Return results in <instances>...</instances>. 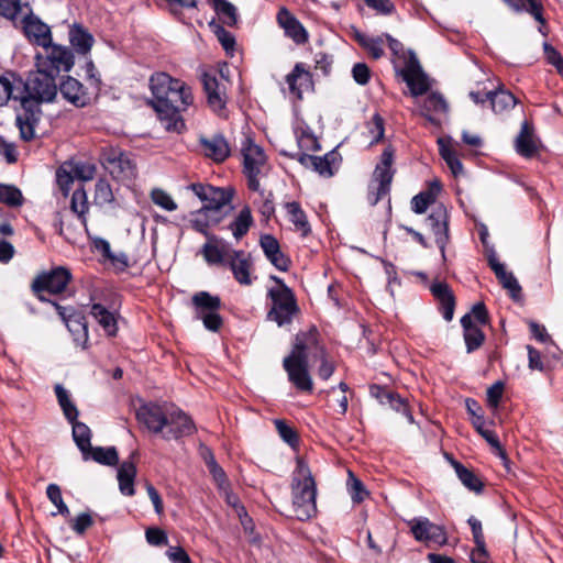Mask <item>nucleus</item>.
I'll list each match as a JSON object with an SVG mask.
<instances>
[{"label":"nucleus","instance_id":"obj_4","mask_svg":"<svg viewBox=\"0 0 563 563\" xmlns=\"http://www.w3.org/2000/svg\"><path fill=\"white\" fill-rule=\"evenodd\" d=\"M317 344L316 332H300L295 338V344L289 355L283 361V367L288 380L303 393H312L313 383L309 374L307 351Z\"/></svg>","mask_w":563,"mask_h":563},{"label":"nucleus","instance_id":"obj_53","mask_svg":"<svg viewBox=\"0 0 563 563\" xmlns=\"http://www.w3.org/2000/svg\"><path fill=\"white\" fill-rule=\"evenodd\" d=\"M0 202L9 207H20L23 203L22 191L14 185L0 184Z\"/></svg>","mask_w":563,"mask_h":563},{"label":"nucleus","instance_id":"obj_20","mask_svg":"<svg viewBox=\"0 0 563 563\" xmlns=\"http://www.w3.org/2000/svg\"><path fill=\"white\" fill-rule=\"evenodd\" d=\"M21 27L30 43L42 47L51 44V27L38 16L34 15L31 9H29V13H25L22 18Z\"/></svg>","mask_w":563,"mask_h":563},{"label":"nucleus","instance_id":"obj_15","mask_svg":"<svg viewBox=\"0 0 563 563\" xmlns=\"http://www.w3.org/2000/svg\"><path fill=\"white\" fill-rule=\"evenodd\" d=\"M169 406L170 405L167 402H145L136 410V419L150 432L154 434L161 433L163 435L167 423Z\"/></svg>","mask_w":563,"mask_h":563},{"label":"nucleus","instance_id":"obj_22","mask_svg":"<svg viewBox=\"0 0 563 563\" xmlns=\"http://www.w3.org/2000/svg\"><path fill=\"white\" fill-rule=\"evenodd\" d=\"M58 316L65 322L77 345L86 349L88 343V323L86 317L79 312L67 313V309L58 303H54Z\"/></svg>","mask_w":563,"mask_h":563},{"label":"nucleus","instance_id":"obj_57","mask_svg":"<svg viewBox=\"0 0 563 563\" xmlns=\"http://www.w3.org/2000/svg\"><path fill=\"white\" fill-rule=\"evenodd\" d=\"M467 523L472 530L475 549H478L481 554H487L482 522L474 516H471L467 520Z\"/></svg>","mask_w":563,"mask_h":563},{"label":"nucleus","instance_id":"obj_35","mask_svg":"<svg viewBox=\"0 0 563 563\" xmlns=\"http://www.w3.org/2000/svg\"><path fill=\"white\" fill-rule=\"evenodd\" d=\"M91 317L103 329L108 336H115L118 334V313L108 310L101 303H92L90 307Z\"/></svg>","mask_w":563,"mask_h":563},{"label":"nucleus","instance_id":"obj_1","mask_svg":"<svg viewBox=\"0 0 563 563\" xmlns=\"http://www.w3.org/2000/svg\"><path fill=\"white\" fill-rule=\"evenodd\" d=\"M150 88L153 98L150 104L166 131L180 133L185 130V122L180 115L194 102L189 86L166 73H156L150 78Z\"/></svg>","mask_w":563,"mask_h":563},{"label":"nucleus","instance_id":"obj_55","mask_svg":"<svg viewBox=\"0 0 563 563\" xmlns=\"http://www.w3.org/2000/svg\"><path fill=\"white\" fill-rule=\"evenodd\" d=\"M366 129L371 135V145L378 143L384 139L385 121L379 113H375L366 123Z\"/></svg>","mask_w":563,"mask_h":563},{"label":"nucleus","instance_id":"obj_38","mask_svg":"<svg viewBox=\"0 0 563 563\" xmlns=\"http://www.w3.org/2000/svg\"><path fill=\"white\" fill-rule=\"evenodd\" d=\"M514 12L528 13L541 25L545 24L542 0H503Z\"/></svg>","mask_w":563,"mask_h":563},{"label":"nucleus","instance_id":"obj_8","mask_svg":"<svg viewBox=\"0 0 563 563\" xmlns=\"http://www.w3.org/2000/svg\"><path fill=\"white\" fill-rule=\"evenodd\" d=\"M241 154L247 188L252 191H262L260 177L264 174L263 170L267 163L264 150L255 144L251 137H245L241 144Z\"/></svg>","mask_w":563,"mask_h":563},{"label":"nucleus","instance_id":"obj_12","mask_svg":"<svg viewBox=\"0 0 563 563\" xmlns=\"http://www.w3.org/2000/svg\"><path fill=\"white\" fill-rule=\"evenodd\" d=\"M70 280V272L63 266H58L49 272L40 274L32 283V290L37 295L38 300L42 302H49L54 305L56 303L55 301L46 298L41 292L47 291L53 295L62 294Z\"/></svg>","mask_w":563,"mask_h":563},{"label":"nucleus","instance_id":"obj_58","mask_svg":"<svg viewBox=\"0 0 563 563\" xmlns=\"http://www.w3.org/2000/svg\"><path fill=\"white\" fill-rule=\"evenodd\" d=\"M22 10V0H0V15L8 20H16Z\"/></svg>","mask_w":563,"mask_h":563},{"label":"nucleus","instance_id":"obj_19","mask_svg":"<svg viewBox=\"0 0 563 563\" xmlns=\"http://www.w3.org/2000/svg\"><path fill=\"white\" fill-rule=\"evenodd\" d=\"M198 144L201 154L216 164L225 162L231 156V146L222 133L210 136L200 135Z\"/></svg>","mask_w":563,"mask_h":563},{"label":"nucleus","instance_id":"obj_56","mask_svg":"<svg viewBox=\"0 0 563 563\" xmlns=\"http://www.w3.org/2000/svg\"><path fill=\"white\" fill-rule=\"evenodd\" d=\"M46 495L49 501L58 509V514L64 517L70 515L69 508L63 500L62 489L57 484H49L46 488Z\"/></svg>","mask_w":563,"mask_h":563},{"label":"nucleus","instance_id":"obj_47","mask_svg":"<svg viewBox=\"0 0 563 563\" xmlns=\"http://www.w3.org/2000/svg\"><path fill=\"white\" fill-rule=\"evenodd\" d=\"M220 222V217L213 212H207L202 208L196 213V217L191 220V227L197 232L201 233L208 240L209 236L216 234L210 233L209 228Z\"/></svg>","mask_w":563,"mask_h":563},{"label":"nucleus","instance_id":"obj_41","mask_svg":"<svg viewBox=\"0 0 563 563\" xmlns=\"http://www.w3.org/2000/svg\"><path fill=\"white\" fill-rule=\"evenodd\" d=\"M285 209L287 211L288 219L295 225L296 231L300 232L301 236L309 235L311 227L300 203L297 201L287 202L285 203Z\"/></svg>","mask_w":563,"mask_h":563},{"label":"nucleus","instance_id":"obj_13","mask_svg":"<svg viewBox=\"0 0 563 563\" xmlns=\"http://www.w3.org/2000/svg\"><path fill=\"white\" fill-rule=\"evenodd\" d=\"M203 203L202 210L217 213L232 201L234 189L232 187H214L208 184H190L188 186Z\"/></svg>","mask_w":563,"mask_h":563},{"label":"nucleus","instance_id":"obj_36","mask_svg":"<svg viewBox=\"0 0 563 563\" xmlns=\"http://www.w3.org/2000/svg\"><path fill=\"white\" fill-rule=\"evenodd\" d=\"M286 82L289 91L298 99H301L302 92L312 86L311 76L302 64L295 65L294 69L286 76Z\"/></svg>","mask_w":563,"mask_h":563},{"label":"nucleus","instance_id":"obj_63","mask_svg":"<svg viewBox=\"0 0 563 563\" xmlns=\"http://www.w3.org/2000/svg\"><path fill=\"white\" fill-rule=\"evenodd\" d=\"M351 483H350V494L351 498L354 503H361L368 495V492L365 489L364 484L358 478L354 477L352 472H349Z\"/></svg>","mask_w":563,"mask_h":563},{"label":"nucleus","instance_id":"obj_59","mask_svg":"<svg viewBox=\"0 0 563 563\" xmlns=\"http://www.w3.org/2000/svg\"><path fill=\"white\" fill-rule=\"evenodd\" d=\"M152 201L166 211H175L177 203L169 194L161 188H155L151 192Z\"/></svg>","mask_w":563,"mask_h":563},{"label":"nucleus","instance_id":"obj_64","mask_svg":"<svg viewBox=\"0 0 563 563\" xmlns=\"http://www.w3.org/2000/svg\"><path fill=\"white\" fill-rule=\"evenodd\" d=\"M352 77L357 85L365 86L371 79V69L365 63H356L352 67Z\"/></svg>","mask_w":563,"mask_h":563},{"label":"nucleus","instance_id":"obj_6","mask_svg":"<svg viewBox=\"0 0 563 563\" xmlns=\"http://www.w3.org/2000/svg\"><path fill=\"white\" fill-rule=\"evenodd\" d=\"M395 150L389 145L380 154L379 162L373 172L368 185L367 201L371 206L377 205L390 191L396 169L393 167Z\"/></svg>","mask_w":563,"mask_h":563},{"label":"nucleus","instance_id":"obj_17","mask_svg":"<svg viewBox=\"0 0 563 563\" xmlns=\"http://www.w3.org/2000/svg\"><path fill=\"white\" fill-rule=\"evenodd\" d=\"M196 432L194 420L184 410L170 405L167 413V423L163 432L164 440H178Z\"/></svg>","mask_w":563,"mask_h":563},{"label":"nucleus","instance_id":"obj_60","mask_svg":"<svg viewBox=\"0 0 563 563\" xmlns=\"http://www.w3.org/2000/svg\"><path fill=\"white\" fill-rule=\"evenodd\" d=\"M56 184L63 196L67 197L74 184V176L64 165L56 170Z\"/></svg>","mask_w":563,"mask_h":563},{"label":"nucleus","instance_id":"obj_44","mask_svg":"<svg viewBox=\"0 0 563 563\" xmlns=\"http://www.w3.org/2000/svg\"><path fill=\"white\" fill-rule=\"evenodd\" d=\"M254 220L249 206L243 207L228 229L232 232L235 240H241L253 225Z\"/></svg>","mask_w":563,"mask_h":563},{"label":"nucleus","instance_id":"obj_25","mask_svg":"<svg viewBox=\"0 0 563 563\" xmlns=\"http://www.w3.org/2000/svg\"><path fill=\"white\" fill-rule=\"evenodd\" d=\"M234 250L230 243L218 235L209 236L200 253L209 265H224Z\"/></svg>","mask_w":563,"mask_h":563},{"label":"nucleus","instance_id":"obj_43","mask_svg":"<svg viewBox=\"0 0 563 563\" xmlns=\"http://www.w3.org/2000/svg\"><path fill=\"white\" fill-rule=\"evenodd\" d=\"M354 40L374 58L379 59L384 56V34L378 36H369L360 31L354 33Z\"/></svg>","mask_w":563,"mask_h":563},{"label":"nucleus","instance_id":"obj_61","mask_svg":"<svg viewBox=\"0 0 563 563\" xmlns=\"http://www.w3.org/2000/svg\"><path fill=\"white\" fill-rule=\"evenodd\" d=\"M505 385L501 380L495 382L486 393L487 406L496 410L503 398Z\"/></svg>","mask_w":563,"mask_h":563},{"label":"nucleus","instance_id":"obj_34","mask_svg":"<svg viewBox=\"0 0 563 563\" xmlns=\"http://www.w3.org/2000/svg\"><path fill=\"white\" fill-rule=\"evenodd\" d=\"M449 104L444 97L439 92H431L423 100L421 107L422 115L432 124L440 125V120L435 118L438 114H446Z\"/></svg>","mask_w":563,"mask_h":563},{"label":"nucleus","instance_id":"obj_50","mask_svg":"<svg viewBox=\"0 0 563 563\" xmlns=\"http://www.w3.org/2000/svg\"><path fill=\"white\" fill-rule=\"evenodd\" d=\"M89 459L106 466H115L119 463V454L114 446H91L88 455Z\"/></svg>","mask_w":563,"mask_h":563},{"label":"nucleus","instance_id":"obj_23","mask_svg":"<svg viewBox=\"0 0 563 563\" xmlns=\"http://www.w3.org/2000/svg\"><path fill=\"white\" fill-rule=\"evenodd\" d=\"M339 154L335 151H330L323 156H314L307 153H297L290 155L306 168H310L324 177H331L334 175V164L338 159Z\"/></svg>","mask_w":563,"mask_h":563},{"label":"nucleus","instance_id":"obj_45","mask_svg":"<svg viewBox=\"0 0 563 563\" xmlns=\"http://www.w3.org/2000/svg\"><path fill=\"white\" fill-rule=\"evenodd\" d=\"M70 423L73 426V439L77 448L82 453L84 460H88L89 451L91 449V430L86 423L78 420Z\"/></svg>","mask_w":563,"mask_h":563},{"label":"nucleus","instance_id":"obj_30","mask_svg":"<svg viewBox=\"0 0 563 563\" xmlns=\"http://www.w3.org/2000/svg\"><path fill=\"white\" fill-rule=\"evenodd\" d=\"M432 296L437 299L445 321H451L454 316L455 297L450 286L444 282H434L430 286Z\"/></svg>","mask_w":563,"mask_h":563},{"label":"nucleus","instance_id":"obj_39","mask_svg":"<svg viewBox=\"0 0 563 563\" xmlns=\"http://www.w3.org/2000/svg\"><path fill=\"white\" fill-rule=\"evenodd\" d=\"M486 99H489L492 110L497 114L511 110L517 103V98L503 87L487 91Z\"/></svg>","mask_w":563,"mask_h":563},{"label":"nucleus","instance_id":"obj_32","mask_svg":"<svg viewBox=\"0 0 563 563\" xmlns=\"http://www.w3.org/2000/svg\"><path fill=\"white\" fill-rule=\"evenodd\" d=\"M460 322L463 328V338L466 352L473 353L483 345L485 341V334L479 325L473 322L471 314H464Z\"/></svg>","mask_w":563,"mask_h":563},{"label":"nucleus","instance_id":"obj_37","mask_svg":"<svg viewBox=\"0 0 563 563\" xmlns=\"http://www.w3.org/2000/svg\"><path fill=\"white\" fill-rule=\"evenodd\" d=\"M69 43L73 48L82 55H87L95 43L92 34L81 24H73L68 32Z\"/></svg>","mask_w":563,"mask_h":563},{"label":"nucleus","instance_id":"obj_54","mask_svg":"<svg viewBox=\"0 0 563 563\" xmlns=\"http://www.w3.org/2000/svg\"><path fill=\"white\" fill-rule=\"evenodd\" d=\"M114 201V195L108 180L99 179L95 185V202L102 207Z\"/></svg>","mask_w":563,"mask_h":563},{"label":"nucleus","instance_id":"obj_31","mask_svg":"<svg viewBox=\"0 0 563 563\" xmlns=\"http://www.w3.org/2000/svg\"><path fill=\"white\" fill-rule=\"evenodd\" d=\"M22 77L13 71L0 75V107L8 104L10 100H21Z\"/></svg>","mask_w":563,"mask_h":563},{"label":"nucleus","instance_id":"obj_16","mask_svg":"<svg viewBox=\"0 0 563 563\" xmlns=\"http://www.w3.org/2000/svg\"><path fill=\"white\" fill-rule=\"evenodd\" d=\"M408 526L418 542H432L439 547L448 544L445 528L433 523L427 517H415L408 521Z\"/></svg>","mask_w":563,"mask_h":563},{"label":"nucleus","instance_id":"obj_28","mask_svg":"<svg viewBox=\"0 0 563 563\" xmlns=\"http://www.w3.org/2000/svg\"><path fill=\"white\" fill-rule=\"evenodd\" d=\"M488 265L495 273L497 279L514 299L521 295V286L512 273L507 272L505 265L498 261L496 252L490 251Z\"/></svg>","mask_w":563,"mask_h":563},{"label":"nucleus","instance_id":"obj_11","mask_svg":"<svg viewBox=\"0 0 563 563\" xmlns=\"http://www.w3.org/2000/svg\"><path fill=\"white\" fill-rule=\"evenodd\" d=\"M45 54L36 56V67L57 76L60 71L68 73L74 66V53L70 48L54 44L43 46Z\"/></svg>","mask_w":563,"mask_h":563},{"label":"nucleus","instance_id":"obj_26","mask_svg":"<svg viewBox=\"0 0 563 563\" xmlns=\"http://www.w3.org/2000/svg\"><path fill=\"white\" fill-rule=\"evenodd\" d=\"M260 245L266 258L280 272L289 269L290 260L282 250L278 240L272 234H263L260 239Z\"/></svg>","mask_w":563,"mask_h":563},{"label":"nucleus","instance_id":"obj_9","mask_svg":"<svg viewBox=\"0 0 563 563\" xmlns=\"http://www.w3.org/2000/svg\"><path fill=\"white\" fill-rule=\"evenodd\" d=\"M100 162L110 175L120 181H131L137 175L136 163L132 154L120 147H103L100 154Z\"/></svg>","mask_w":563,"mask_h":563},{"label":"nucleus","instance_id":"obj_7","mask_svg":"<svg viewBox=\"0 0 563 563\" xmlns=\"http://www.w3.org/2000/svg\"><path fill=\"white\" fill-rule=\"evenodd\" d=\"M56 76L37 67V70L31 74L26 81L22 79L21 99H32L37 104L55 101L58 95Z\"/></svg>","mask_w":563,"mask_h":563},{"label":"nucleus","instance_id":"obj_24","mask_svg":"<svg viewBox=\"0 0 563 563\" xmlns=\"http://www.w3.org/2000/svg\"><path fill=\"white\" fill-rule=\"evenodd\" d=\"M58 92H60L64 100L76 108H84L88 106L91 100L85 86L71 76L62 77L58 85Z\"/></svg>","mask_w":563,"mask_h":563},{"label":"nucleus","instance_id":"obj_62","mask_svg":"<svg viewBox=\"0 0 563 563\" xmlns=\"http://www.w3.org/2000/svg\"><path fill=\"white\" fill-rule=\"evenodd\" d=\"M214 10L218 14L224 16V23L230 26H233L238 22L236 8L229 1L223 0L220 1L218 5L214 7Z\"/></svg>","mask_w":563,"mask_h":563},{"label":"nucleus","instance_id":"obj_46","mask_svg":"<svg viewBox=\"0 0 563 563\" xmlns=\"http://www.w3.org/2000/svg\"><path fill=\"white\" fill-rule=\"evenodd\" d=\"M441 190L438 181L431 185L430 190L421 191L411 199V210L417 214H422L427 211L430 205L435 200V195Z\"/></svg>","mask_w":563,"mask_h":563},{"label":"nucleus","instance_id":"obj_49","mask_svg":"<svg viewBox=\"0 0 563 563\" xmlns=\"http://www.w3.org/2000/svg\"><path fill=\"white\" fill-rule=\"evenodd\" d=\"M439 144V153L442 157V159L445 162L448 167L450 168L451 173L457 177L461 174H463V164L461 159L459 158L455 151L450 146L446 145L443 139L438 140Z\"/></svg>","mask_w":563,"mask_h":563},{"label":"nucleus","instance_id":"obj_5","mask_svg":"<svg viewBox=\"0 0 563 563\" xmlns=\"http://www.w3.org/2000/svg\"><path fill=\"white\" fill-rule=\"evenodd\" d=\"M271 279L276 285L267 291V298L272 303L267 319L276 322L278 327H284L292 322L294 317L299 312V307L294 291L280 277L272 275Z\"/></svg>","mask_w":563,"mask_h":563},{"label":"nucleus","instance_id":"obj_3","mask_svg":"<svg viewBox=\"0 0 563 563\" xmlns=\"http://www.w3.org/2000/svg\"><path fill=\"white\" fill-rule=\"evenodd\" d=\"M384 40L393 54L394 69L407 84L411 95H424L429 89V82L415 52L406 51L402 43L388 33H384Z\"/></svg>","mask_w":563,"mask_h":563},{"label":"nucleus","instance_id":"obj_52","mask_svg":"<svg viewBox=\"0 0 563 563\" xmlns=\"http://www.w3.org/2000/svg\"><path fill=\"white\" fill-rule=\"evenodd\" d=\"M274 424L280 439L292 450H298L300 439L297 431L283 419H275Z\"/></svg>","mask_w":563,"mask_h":563},{"label":"nucleus","instance_id":"obj_2","mask_svg":"<svg viewBox=\"0 0 563 563\" xmlns=\"http://www.w3.org/2000/svg\"><path fill=\"white\" fill-rule=\"evenodd\" d=\"M292 516L299 521H307L317 515V484L307 462L296 459V467L291 475Z\"/></svg>","mask_w":563,"mask_h":563},{"label":"nucleus","instance_id":"obj_51","mask_svg":"<svg viewBox=\"0 0 563 563\" xmlns=\"http://www.w3.org/2000/svg\"><path fill=\"white\" fill-rule=\"evenodd\" d=\"M70 209L78 216L84 227H87L86 216L89 210V205L86 190L82 186L74 190L70 200Z\"/></svg>","mask_w":563,"mask_h":563},{"label":"nucleus","instance_id":"obj_18","mask_svg":"<svg viewBox=\"0 0 563 563\" xmlns=\"http://www.w3.org/2000/svg\"><path fill=\"white\" fill-rule=\"evenodd\" d=\"M467 413L471 416V421L475 430L486 440V442L497 450L498 455L503 460H507L506 452L501 448L498 435L490 429L486 428V421L479 404L472 398L465 401Z\"/></svg>","mask_w":563,"mask_h":563},{"label":"nucleus","instance_id":"obj_33","mask_svg":"<svg viewBox=\"0 0 563 563\" xmlns=\"http://www.w3.org/2000/svg\"><path fill=\"white\" fill-rule=\"evenodd\" d=\"M202 85L207 95L208 104L213 111H221L225 108V96L220 88V82L216 75L205 73L202 75Z\"/></svg>","mask_w":563,"mask_h":563},{"label":"nucleus","instance_id":"obj_21","mask_svg":"<svg viewBox=\"0 0 563 563\" xmlns=\"http://www.w3.org/2000/svg\"><path fill=\"white\" fill-rule=\"evenodd\" d=\"M427 224L431 229L435 238V244L438 245L442 260H446L445 247L449 243V216L448 210L444 206H438L427 217Z\"/></svg>","mask_w":563,"mask_h":563},{"label":"nucleus","instance_id":"obj_40","mask_svg":"<svg viewBox=\"0 0 563 563\" xmlns=\"http://www.w3.org/2000/svg\"><path fill=\"white\" fill-rule=\"evenodd\" d=\"M136 476V466L132 461H123L118 468L119 489L124 496H133L135 494L134 481Z\"/></svg>","mask_w":563,"mask_h":563},{"label":"nucleus","instance_id":"obj_29","mask_svg":"<svg viewBox=\"0 0 563 563\" xmlns=\"http://www.w3.org/2000/svg\"><path fill=\"white\" fill-rule=\"evenodd\" d=\"M227 265L230 267L233 277L241 285H251V267L252 263L250 256L242 250H234L231 254Z\"/></svg>","mask_w":563,"mask_h":563},{"label":"nucleus","instance_id":"obj_14","mask_svg":"<svg viewBox=\"0 0 563 563\" xmlns=\"http://www.w3.org/2000/svg\"><path fill=\"white\" fill-rule=\"evenodd\" d=\"M20 104L21 108L16 111L15 125L19 129L20 137L30 142L36 137L35 129L42 117L41 106L32 99H21Z\"/></svg>","mask_w":563,"mask_h":563},{"label":"nucleus","instance_id":"obj_48","mask_svg":"<svg viewBox=\"0 0 563 563\" xmlns=\"http://www.w3.org/2000/svg\"><path fill=\"white\" fill-rule=\"evenodd\" d=\"M453 467L455 470L457 478L467 489L475 492L477 494L482 493L484 484L478 476H476L471 470H468L460 462L454 461Z\"/></svg>","mask_w":563,"mask_h":563},{"label":"nucleus","instance_id":"obj_42","mask_svg":"<svg viewBox=\"0 0 563 563\" xmlns=\"http://www.w3.org/2000/svg\"><path fill=\"white\" fill-rule=\"evenodd\" d=\"M515 147L519 155L532 157L537 152V145L532 139V128L527 121L521 123L520 132L516 137Z\"/></svg>","mask_w":563,"mask_h":563},{"label":"nucleus","instance_id":"obj_27","mask_svg":"<svg viewBox=\"0 0 563 563\" xmlns=\"http://www.w3.org/2000/svg\"><path fill=\"white\" fill-rule=\"evenodd\" d=\"M277 22L284 29L286 36L296 44H305L308 41V32L303 25L285 7L278 10Z\"/></svg>","mask_w":563,"mask_h":563},{"label":"nucleus","instance_id":"obj_10","mask_svg":"<svg viewBox=\"0 0 563 563\" xmlns=\"http://www.w3.org/2000/svg\"><path fill=\"white\" fill-rule=\"evenodd\" d=\"M191 301L196 318L202 321L208 331L218 332L223 324V319L219 314L222 306L220 297L208 291H198Z\"/></svg>","mask_w":563,"mask_h":563}]
</instances>
